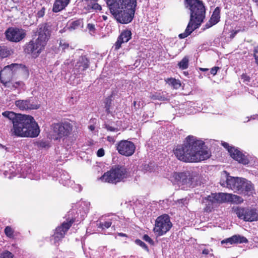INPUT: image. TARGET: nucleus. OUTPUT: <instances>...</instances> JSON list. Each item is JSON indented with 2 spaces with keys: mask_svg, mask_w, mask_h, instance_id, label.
<instances>
[{
  "mask_svg": "<svg viewBox=\"0 0 258 258\" xmlns=\"http://www.w3.org/2000/svg\"><path fill=\"white\" fill-rule=\"evenodd\" d=\"M202 140L193 136H188L185 139L183 146H178L174 153L177 158L185 162H198L209 158L211 153L204 147Z\"/></svg>",
  "mask_w": 258,
  "mask_h": 258,
  "instance_id": "nucleus-1",
  "label": "nucleus"
},
{
  "mask_svg": "<svg viewBox=\"0 0 258 258\" xmlns=\"http://www.w3.org/2000/svg\"><path fill=\"white\" fill-rule=\"evenodd\" d=\"M2 115L12 121V135L22 138H35L39 135V125L31 115L9 111L3 112Z\"/></svg>",
  "mask_w": 258,
  "mask_h": 258,
  "instance_id": "nucleus-2",
  "label": "nucleus"
},
{
  "mask_svg": "<svg viewBox=\"0 0 258 258\" xmlns=\"http://www.w3.org/2000/svg\"><path fill=\"white\" fill-rule=\"evenodd\" d=\"M185 1L186 7L190 11V16L189 22L185 32L179 35V38L181 39L186 37L195 29L198 28L205 18V8L202 1L200 0Z\"/></svg>",
  "mask_w": 258,
  "mask_h": 258,
  "instance_id": "nucleus-3",
  "label": "nucleus"
},
{
  "mask_svg": "<svg viewBox=\"0 0 258 258\" xmlns=\"http://www.w3.org/2000/svg\"><path fill=\"white\" fill-rule=\"evenodd\" d=\"M38 38L35 41H30L25 46V51L33 57H37L44 49L50 37V31L45 25H40L36 32Z\"/></svg>",
  "mask_w": 258,
  "mask_h": 258,
  "instance_id": "nucleus-4",
  "label": "nucleus"
},
{
  "mask_svg": "<svg viewBox=\"0 0 258 258\" xmlns=\"http://www.w3.org/2000/svg\"><path fill=\"white\" fill-rule=\"evenodd\" d=\"M167 177L174 184H177L181 189L187 190L194 187L197 183V177L190 174L188 172L171 173Z\"/></svg>",
  "mask_w": 258,
  "mask_h": 258,
  "instance_id": "nucleus-5",
  "label": "nucleus"
},
{
  "mask_svg": "<svg viewBox=\"0 0 258 258\" xmlns=\"http://www.w3.org/2000/svg\"><path fill=\"white\" fill-rule=\"evenodd\" d=\"M110 13L115 20L121 24L130 23L134 17L135 10L124 7H120L117 3L107 4Z\"/></svg>",
  "mask_w": 258,
  "mask_h": 258,
  "instance_id": "nucleus-6",
  "label": "nucleus"
},
{
  "mask_svg": "<svg viewBox=\"0 0 258 258\" xmlns=\"http://www.w3.org/2000/svg\"><path fill=\"white\" fill-rule=\"evenodd\" d=\"M129 177V173L127 169L122 166H115L112 167L110 170L104 173L100 177L102 181L116 183L123 181Z\"/></svg>",
  "mask_w": 258,
  "mask_h": 258,
  "instance_id": "nucleus-7",
  "label": "nucleus"
},
{
  "mask_svg": "<svg viewBox=\"0 0 258 258\" xmlns=\"http://www.w3.org/2000/svg\"><path fill=\"white\" fill-rule=\"evenodd\" d=\"M21 70V65L13 63L5 67L0 72V80L5 86L11 88V80L14 75L20 72Z\"/></svg>",
  "mask_w": 258,
  "mask_h": 258,
  "instance_id": "nucleus-8",
  "label": "nucleus"
},
{
  "mask_svg": "<svg viewBox=\"0 0 258 258\" xmlns=\"http://www.w3.org/2000/svg\"><path fill=\"white\" fill-rule=\"evenodd\" d=\"M172 226L169 216L164 214L156 219L153 231L156 235L160 236L168 231Z\"/></svg>",
  "mask_w": 258,
  "mask_h": 258,
  "instance_id": "nucleus-9",
  "label": "nucleus"
},
{
  "mask_svg": "<svg viewBox=\"0 0 258 258\" xmlns=\"http://www.w3.org/2000/svg\"><path fill=\"white\" fill-rule=\"evenodd\" d=\"M222 176L226 178L225 182L221 181V184L222 186H226L237 193L242 191L241 186L243 184L244 178L230 176L226 171L223 172Z\"/></svg>",
  "mask_w": 258,
  "mask_h": 258,
  "instance_id": "nucleus-10",
  "label": "nucleus"
},
{
  "mask_svg": "<svg viewBox=\"0 0 258 258\" xmlns=\"http://www.w3.org/2000/svg\"><path fill=\"white\" fill-rule=\"evenodd\" d=\"M237 217L245 221L252 222L258 220V211L256 209L237 207L234 210Z\"/></svg>",
  "mask_w": 258,
  "mask_h": 258,
  "instance_id": "nucleus-11",
  "label": "nucleus"
},
{
  "mask_svg": "<svg viewBox=\"0 0 258 258\" xmlns=\"http://www.w3.org/2000/svg\"><path fill=\"white\" fill-rule=\"evenodd\" d=\"M222 146L226 148L230 156L238 163L246 165L249 163L248 157L243 154L238 149L230 146L227 143H222Z\"/></svg>",
  "mask_w": 258,
  "mask_h": 258,
  "instance_id": "nucleus-12",
  "label": "nucleus"
},
{
  "mask_svg": "<svg viewBox=\"0 0 258 258\" xmlns=\"http://www.w3.org/2000/svg\"><path fill=\"white\" fill-rule=\"evenodd\" d=\"M118 152L126 157L132 156L135 152L136 146L135 144L128 140H122L118 142L116 146Z\"/></svg>",
  "mask_w": 258,
  "mask_h": 258,
  "instance_id": "nucleus-13",
  "label": "nucleus"
},
{
  "mask_svg": "<svg viewBox=\"0 0 258 258\" xmlns=\"http://www.w3.org/2000/svg\"><path fill=\"white\" fill-rule=\"evenodd\" d=\"M224 202L223 193L211 194L203 200V203L206 206L207 211H211V209L217 204Z\"/></svg>",
  "mask_w": 258,
  "mask_h": 258,
  "instance_id": "nucleus-14",
  "label": "nucleus"
},
{
  "mask_svg": "<svg viewBox=\"0 0 258 258\" xmlns=\"http://www.w3.org/2000/svg\"><path fill=\"white\" fill-rule=\"evenodd\" d=\"M6 38L12 42H19L26 35L25 32L22 29L17 28H9L5 32Z\"/></svg>",
  "mask_w": 258,
  "mask_h": 258,
  "instance_id": "nucleus-15",
  "label": "nucleus"
},
{
  "mask_svg": "<svg viewBox=\"0 0 258 258\" xmlns=\"http://www.w3.org/2000/svg\"><path fill=\"white\" fill-rule=\"evenodd\" d=\"M53 130L58 136L56 138V139H57L59 138L69 136L72 130V126L70 123L64 122L62 123L54 124L53 126Z\"/></svg>",
  "mask_w": 258,
  "mask_h": 258,
  "instance_id": "nucleus-16",
  "label": "nucleus"
},
{
  "mask_svg": "<svg viewBox=\"0 0 258 258\" xmlns=\"http://www.w3.org/2000/svg\"><path fill=\"white\" fill-rule=\"evenodd\" d=\"M74 220H70L66 222H63L60 226L56 228L54 233L52 236L54 242L59 241L64 237L66 233L70 228Z\"/></svg>",
  "mask_w": 258,
  "mask_h": 258,
  "instance_id": "nucleus-17",
  "label": "nucleus"
},
{
  "mask_svg": "<svg viewBox=\"0 0 258 258\" xmlns=\"http://www.w3.org/2000/svg\"><path fill=\"white\" fill-rule=\"evenodd\" d=\"M20 168L13 162H7L3 166L4 174L6 177L11 178L18 174L20 172Z\"/></svg>",
  "mask_w": 258,
  "mask_h": 258,
  "instance_id": "nucleus-18",
  "label": "nucleus"
},
{
  "mask_svg": "<svg viewBox=\"0 0 258 258\" xmlns=\"http://www.w3.org/2000/svg\"><path fill=\"white\" fill-rule=\"evenodd\" d=\"M16 106L21 110L37 109L39 108V104L27 100H19L15 102Z\"/></svg>",
  "mask_w": 258,
  "mask_h": 258,
  "instance_id": "nucleus-19",
  "label": "nucleus"
},
{
  "mask_svg": "<svg viewBox=\"0 0 258 258\" xmlns=\"http://www.w3.org/2000/svg\"><path fill=\"white\" fill-rule=\"evenodd\" d=\"M117 3L120 7L136 10L137 0H106V3Z\"/></svg>",
  "mask_w": 258,
  "mask_h": 258,
  "instance_id": "nucleus-20",
  "label": "nucleus"
},
{
  "mask_svg": "<svg viewBox=\"0 0 258 258\" xmlns=\"http://www.w3.org/2000/svg\"><path fill=\"white\" fill-rule=\"evenodd\" d=\"M247 239L245 237L239 235H235L231 237L223 240L221 241V244H226V245H228V244L243 243H247Z\"/></svg>",
  "mask_w": 258,
  "mask_h": 258,
  "instance_id": "nucleus-21",
  "label": "nucleus"
},
{
  "mask_svg": "<svg viewBox=\"0 0 258 258\" xmlns=\"http://www.w3.org/2000/svg\"><path fill=\"white\" fill-rule=\"evenodd\" d=\"M131 35L132 33L130 30H125L122 31L115 43V48L118 49L122 43L127 42L131 38Z\"/></svg>",
  "mask_w": 258,
  "mask_h": 258,
  "instance_id": "nucleus-22",
  "label": "nucleus"
},
{
  "mask_svg": "<svg viewBox=\"0 0 258 258\" xmlns=\"http://www.w3.org/2000/svg\"><path fill=\"white\" fill-rule=\"evenodd\" d=\"M220 8L217 7L214 11L210 20L205 25L206 29L210 28L219 22L220 18Z\"/></svg>",
  "mask_w": 258,
  "mask_h": 258,
  "instance_id": "nucleus-23",
  "label": "nucleus"
},
{
  "mask_svg": "<svg viewBox=\"0 0 258 258\" xmlns=\"http://www.w3.org/2000/svg\"><path fill=\"white\" fill-rule=\"evenodd\" d=\"M224 202H231L235 204H241L243 200L239 196L231 194L223 193Z\"/></svg>",
  "mask_w": 258,
  "mask_h": 258,
  "instance_id": "nucleus-24",
  "label": "nucleus"
},
{
  "mask_svg": "<svg viewBox=\"0 0 258 258\" xmlns=\"http://www.w3.org/2000/svg\"><path fill=\"white\" fill-rule=\"evenodd\" d=\"M241 186V189H242V191L239 192L238 194L249 196L253 193V191L254 190L253 187L250 181H248L244 179Z\"/></svg>",
  "mask_w": 258,
  "mask_h": 258,
  "instance_id": "nucleus-25",
  "label": "nucleus"
},
{
  "mask_svg": "<svg viewBox=\"0 0 258 258\" xmlns=\"http://www.w3.org/2000/svg\"><path fill=\"white\" fill-rule=\"evenodd\" d=\"M70 0H56L53 4V11L54 12H58L63 9L69 4Z\"/></svg>",
  "mask_w": 258,
  "mask_h": 258,
  "instance_id": "nucleus-26",
  "label": "nucleus"
},
{
  "mask_svg": "<svg viewBox=\"0 0 258 258\" xmlns=\"http://www.w3.org/2000/svg\"><path fill=\"white\" fill-rule=\"evenodd\" d=\"M88 62L89 61L86 57H80L75 66L76 69L78 70V72L81 73L85 70L88 67Z\"/></svg>",
  "mask_w": 258,
  "mask_h": 258,
  "instance_id": "nucleus-27",
  "label": "nucleus"
},
{
  "mask_svg": "<svg viewBox=\"0 0 258 258\" xmlns=\"http://www.w3.org/2000/svg\"><path fill=\"white\" fill-rule=\"evenodd\" d=\"M166 82L176 89L179 88L181 86L180 81L174 78H168L166 80Z\"/></svg>",
  "mask_w": 258,
  "mask_h": 258,
  "instance_id": "nucleus-28",
  "label": "nucleus"
},
{
  "mask_svg": "<svg viewBox=\"0 0 258 258\" xmlns=\"http://www.w3.org/2000/svg\"><path fill=\"white\" fill-rule=\"evenodd\" d=\"M83 25L82 20L79 19L74 21L70 23L69 25V29L71 30H75L80 27H82Z\"/></svg>",
  "mask_w": 258,
  "mask_h": 258,
  "instance_id": "nucleus-29",
  "label": "nucleus"
},
{
  "mask_svg": "<svg viewBox=\"0 0 258 258\" xmlns=\"http://www.w3.org/2000/svg\"><path fill=\"white\" fill-rule=\"evenodd\" d=\"M5 233L10 238H14L15 236L14 229L11 227L8 226L5 229Z\"/></svg>",
  "mask_w": 258,
  "mask_h": 258,
  "instance_id": "nucleus-30",
  "label": "nucleus"
},
{
  "mask_svg": "<svg viewBox=\"0 0 258 258\" xmlns=\"http://www.w3.org/2000/svg\"><path fill=\"white\" fill-rule=\"evenodd\" d=\"M188 60L187 56L184 57L178 63L179 68L181 70L186 69L188 67Z\"/></svg>",
  "mask_w": 258,
  "mask_h": 258,
  "instance_id": "nucleus-31",
  "label": "nucleus"
},
{
  "mask_svg": "<svg viewBox=\"0 0 258 258\" xmlns=\"http://www.w3.org/2000/svg\"><path fill=\"white\" fill-rule=\"evenodd\" d=\"M9 55L10 50L7 47L0 46V58L8 57Z\"/></svg>",
  "mask_w": 258,
  "mask_h": 258,
  "instance_id": "nucleus-32",
  "label": "nucleus"
},
{
  "mask_svg": "<svg viewBox=\"0 0 258 258\" xmlns=\"http://www.w3.org/2000/svg\"><path fill=\"white\" fill-rule=\"evenodd\" d=\"M87 30L92 36H95L96 34V29L94 24L88 23L87 26Z\"/></svg>",
  "mask_w": 258,
  "mask_h": 258,
  "instance_id": "nucleus-33",
  "label": "nucleus"
},
{
  "mask_svg": "<svg viewBox=\"0 0 258 258\" xmlns=\"http://www.w3.org/2000/svg\"><path fill=\"white\" fill-rule=\"evenodd\" d=\"M11 83L10 89H22L24 86V83L22 81L11 82Z\"/></svg>",
  "mask_w": 258,
  "mask_h": 258,
  "instance_id": "nucleus-34",
  "label": "nucleus"
},
{
  "mask_svg": "<svg viewBox=\"0 0 258 258\" xmlns=\"http://www.w3.org/2000/svg\"><path fill=\"white\" fill-rule=\"evenodd\" d=\"M112 222L110 220L105 221L104 222H100L98 227L102 229L108 228L111 225Z\"/></svg>",
  "mask_w": 258,
  "mask_h": 258,
  "instance_id": "nucleus-35",
  "label": "nucleus"
},
{
  "mask_svg": "<svg viewBox=\"0 0 258 258\" xmlns=\"http://www.w3.org/2000/svg\"><path fill=\"white\" fill-rule=\"evenodd\" d=\"M59 48L62 50L65 51L66 49H69L70 46L68 43L63 40H60L59 42Z\"/></svg>",
  "mask_w": 258,
  "mask_h": 258,
  "instance_id": "nucleus-36",
  "label": "nucleus"
},
{
  "mask_svg": "<svg viewBox=\"0 0 258 258\" xmlns=\"http://www.w3.org/2000/svg\"><path fill=\"white\" fill-rule=\"evenodd\" d=\"M0 258H13V255L9 251H5L1 254Z\"/></svg>",
  "mask_w": 258,
  "mask_h": 258,
  "instance_id": "nucleus-37",
  "label": "nucleus"
},
{
  "mask_svg": "<svg viewBox=\"0 0 258 258\" xmlns=\"http://www.w3.org/2000/svg\"><path fill=\"white\" fill-rule=\"evenodd\" d=\"M135 242L137 244L140 245L142 247H143L144 249H145L146 250H148V247L146 245V244L143 242L142 240L140 239H137L135 241Z\"/></svg>",
  "mask_w": 258,
  "mask_h": 258,
  "instance_id": "nucleus-38",
  "label": "nucleus"
},
{
  "mask_svg": "<svg viewBox=\"0 0 258 258\" xmlns=\"http://www.w3.org/2000/svg\"><path fill=\"white\" fill-rule=\"evenodd\" d=\"M253 56L255 59V63L258 65V46L254 48Z\"/></svg>",
  "mask_w": 258,
  "mask_h": 258,
  "instance_id": "nucleus-39",
  "label": "nucleus"
},
{
  "mask_svg": "<svg viewBox=\"0 0 258 258\" xmlns=\"http://www.w3.org/2000/svg\"><path fill=\"white\" fill-rule=\"evenodd\" d=\"M187 204V201L186 199H180L177 201L176 204L179 207H182L183 206L186 205Z\"/></svg>",
  "mask_w": 258,
  "mask_h": 258,
  "instance_id": "nucleus-40",
  "label": "nucleus"
},
{
  "mask_svg": "<svg viewBox=\"0 0 258 258\" xmlns=\"http://www.w3.org/2000/svg\"><path fill=\"white\" fill-rule=\"evenodd\" d=\"M0 151L2 154H5L6 152H9V148L5 146L0 144Z\"/></svg>",
  "mask_w": 258,
  "mask_h": 258,
  "instance_id": "nucleus-41",
  "label": "nucleus"
},
{
  "mask_svg": "<svg viewBox=\"0 0 258 258\" xmlns=\"http://www.w3.org/2000/svg\"><path fill=\"white\" fill-rule=\"evenodd\" d=\"M104 155V150L103 148L99 149L97 152V156L99 157H103Z\"/></svg>",
  "mask_w": 258,
  "mask_h": 258,
  "instance_id": "nucleus-42",
  "label": "nucleus"
},
{
  "mask_svg": "<svg viewBox=\"0 0 258 258\" xmlns=\"http://www.w3.org/2000/svg\"><path fill=\"white\" fill-rule=\"evenodd\" d=\"M219 69L218 67H214L211 69V73L213 75H215L217 72V71Z\"/></svg>",
  "mask_w": 258,
  "mask_h": 258,
  "instance_id": "nucleus-43",
  "label": "nucleus"
},
{
  "mask_svg": "<svg viewBox=\"0 0 258 258\" xmlns=\"http://www.w3.org/2000/svg\"><path fill=\"white\" fill-rule=\"evenodd\" d=\"M143 239L149 243L152 242V240L148 235H144L143 236Z\"/></svg>",
  "mask_w": 258,
  "mask_h": 258,
  "instance_id": "nucleus-44",
  "label": "nucleus"
},
{
  "mask_svg": "<svg viewBox=\"0 0 258 258\" xmlns=\"http://www.w3.org/2000/svg\"><path fill=\"white\" fill-rule=\"evenodd\" d=\"M107 141H109L110 143H114L115 141V140L113 137H107Z\"/></svg>",
  "mask_w": 258,
  "mask_h": 258,
  "instance_id": "nucleus-45",
  "label": "nucleus"
},
{
  "mask_svg": "<svg viewBox=\"0 0 258 258\" xmlns=\"http://www.w3.org/2000/svg\"><path fill=\"white\" fill-rule=\"evenodd\" d=\"M210 252V250L208 249H205L203 250L202 253L204 254H208Z\"/></svg>",
  "mask_w": 258,
  "mask_h": 258,
  "instance_id": "nucleus-46",
  "label": "nucleus"
},
{
  "mask_svg": "<svg viewBox=\"0 0 258 258\" xmlns=\"http://www.w3.org/2000/svg\"><path fill=\"white\" fill-rule=\"evenodd\" d=\"M106 128L107 130L110 131H115V128H114L112 126H106Z\"/></svg>",
  "mask_w": 258,
  "mask_h": 258,
  "instance_id": "nucleus-47",
  "label": "nucleus"
},
{
  "mask_svg": "<svg viewBox=\"0 0 258 258\" xmlns=\"http://www.w3.org/2000/svg\"><path fill=\"white\" fill-rule=\"evenodd\" d=\"M89 128L90 131H93L95 129V126L93 125H91L89 126Z\"/></svg>",
  "mask_w": 258,
  "mask_h": 258,
  "instance_id": "nucleus-48",
  "label": "nucleus"
},
{
  "mask_svg": "<svg viewBox=\"0 0 258 258\" xmlns=\"http://www.w3.org/2000/svg\"><path fill=\"white\" fill-rule=\"evenodd\" d=\"M100 8H101L100 6L97 4H95L94 6V9H100Z\"/></svg>",
  "mask_w": 258,
  "mask_h": 258,
  "instance_id": "nucleus-49",
  "label": "nucleus"
},
{
  "mask_svg": "<svg viewBox=\"0 0 258 258\" xmlns=\"http://www.w3.org/2000/svg\"><path fill=\"white\" fill-rule=\"evenodd\" d=\"M237 33V31H235L233 33H232L231 35V37L233 38Z\"/></svg>",
  "mask_w": 258,
  "mask_h": 258,
  "instance_id": "nucleus-50",
  "label": "nucleus"
},
{
  "mask_svg": "<svg viewBox=\"0 0 258 258\" xmlns=\"http://www.w3.org/2000/svg\"><path fill=\"white\" fill-rule=\"evenodd\" d=\"M118 235L120 236H126V235L125 234L122 233H119Z\"/></svg>",
  "mask_w": 258,
  "mask_h": 258,
  "instance_id": "nucleus-51",
  "label": "nucleus"
},
{
  "mask_svg": "<svg viewBox=\"0 0 258 258\" xmlns=\"http://www.w3.org/2000/svg\"><path fill=\"white\" fill-rule=\"evenodd\" d=\"M200 70L202 71L205 72V71H207L208 69H204V68H200Z\"/></svg>",
  "mask_w": 258,
  "mask_h": 258,
  "instance_id": "nucleus-52",
  "label": "nucleus"
},
{
  "mask_svg": "<svg viewBox=\"0 0 258 258\" xmlns=\"http://www.w3.org/2000/svg\"><path fill=\"white\" fill-rule=\"evenodd\" d=\"M106 111L108 112V113H111V111L109 110V109L108 108H107L106 107Z\"/></svg>",
  "mask_w": 258,
  "mask_h": 258,
  "instance_id": "nucleus-53",
  "label": "nucleus"
},
{
  "mask_svg": "<svg viewBox=\"0 0 258 258\" xmlns=\"http://www.w3.org/2000/svg\"><path fill=\"white\" fill-rule=\"evenodd\" d=\"M64 185H69V183H68V182H66L64 183H63Z\"/></svg>",
  "mask_w": 258,
  "mask_h": 258,
  "instance_id": "nucleus-54",
  "label": "nucleus"
},
{
  "mask_svg": "<svg viewBox=\"0 0 258 258\" xmlns=\"http://www.w3.org/2000/svg\"><path fill=\"white\" fill-rule=\"evenodd\" d=\"M136 101H134V106L135 107L136 106Z\"/></svg>",
  "mask_w": 258,
  "mask_h": 258,
  "instance_id": "nucleus-55",
  "label": "nucleus"
},
{
  "mask_svg": "<svg viewBox=\"0 0 258 258\" xmlns=\"http://www.w3.org/2000/svg\"><path fill=\"white\" fill-rule=\"evenodd\" d=\"M21 176H22V177H23L24 178L25 177V175H22Z\"/></svg>",
  "mask_w": 258,
  "mask_h": 258,
  "instance_id": "nucleus-56",
  "label": "nucleus"
}]
</instances>
